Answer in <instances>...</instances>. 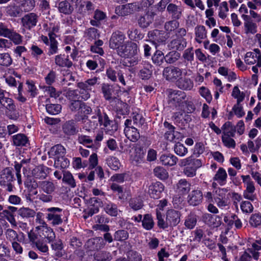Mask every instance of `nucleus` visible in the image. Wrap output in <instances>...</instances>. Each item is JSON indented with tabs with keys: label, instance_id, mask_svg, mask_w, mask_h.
I'll return each instance as SVG.
<instances>
[{
	"label": "nucleus",
	"instance_id": "774afa93",
	"mask_svg": "<svg viewBox=\"0 0 261 261\" xmlns=\"http://www.w3.org/2000/svg\"><path fill=\"white\" fill-rule=\"evenodd\" d=\"M240 207L242 212L245 213H250L253 210L252 204L248 201H242L241 203Z\"/></svg>",
	"mask_w": 261,
	"mask_h": 261
},
{
	"label": "nucleus",
	"instance_id": "4468645a",
	"mask_svg": "<svg viewBox=\"0 0 261 261\" xmlns=\"http://www.w3.org/2000/svg\"><path fill=\"white\" fill-rule=\"evenodd\" d=\"M203 219L205 223L213 228L218 227L222 223V218L217 215L206 214L204 215Z\"/></svg>",
	"mask_w": 261,
	"mask_h": 261
},
{
	"label": "nucleus",
	"instance_id": "412c9836",
	"mask_svg": "<svg viewBox=\"0 0 261 261\" xmlns=\"http://www.w3.org/2000/svg\"><path fill=\"white\" fill-rule=\"evenodd\" d=\"M59 11L65 15L70 14L73 11V6L71 5L68 1H64L58 3L56 5Z\"/></svg>",
	"mask_w": 261,
	"mask_h": 261
},
{
	"label": "nucleus",
	"instance_id": "052dcab7",
	"mask_svg": "<svg viewBox=\"0 0 261 261\" xmlns=\"http://www.w3.org/2000/svg\"><path fill=\"white\" fill-rule=\"evenodd\" d=\"M152 21V16L148 14H146L144 16L140 18L139 19V23L141 27L146 28L148 27Z\"/></svg>",
	"mask_w": 261,
	"mask_h": 261
},
{
	"label": "nucleus",
	"instance_id": "1a4fd4ad",
	"mask_svg": "<svg viewBox=\"0 0 261 261\" xmlns=\"http://www.w3.org/2000/svg\"><path fill=\"white\" fill-rule=\"evenodd\" d=\"M245 62L248 65L257 63L258 66H261V54L258 49L253 52H247L244 57Z\"/></svg>",
	"mask_w": 261,
	"mask_h": 261
},
{
	"label": "nucleus",
	"instance_id": "4d7b16f0",
	"mask_svg": "<svg viewBox=\"0 0 261 261\" xmlns=\"http://www.w3.org/2000/svg\"><path fill=\"white\" fill-rule=\"evenodd\" d=\"M199 92L200 95L205 98L206 101L210 103L212 100V96L210 90L205 87H201L199 88Z\"/></svg>",
	"mask_w": 261,
	"mask_h": 261
},
{
	"label": "nucleus",
	"instance_id": "f8f14e48",
	"mask_svg": "<svg viewBox=\"0 0 261 261\" xmlns=\"http://www.w3.org/2000/svg\"><path fill=\"white\" fill-rule=\"evenodd\" d=\"M38 16L34 13L26 14L21 18L22 26L28 30H31L36 26Z\"/></svg>",
	"mask_w": 261,
	"mask_h": 261
},
{
	"label": "nucleus",
	"instance_id": "dca6fc26",
	"mask_svg": "<svg viewBox=\"0 0 261 261\" xmlns=\"http://www.w3.org/2000/svg\"><path fill=\"white\" fill-rule=\"evenodd\" d=\"M202 192L199 190L192 191L188 196V202L190 205L195 206L199 204L202 200Z\"/></svg>",
	"mask_w": 261,
	"mask_h": 261
},
{
	"label": "nucleus",
	"instance_id": "79ce46f5",
	"mask_svg": "<svg viewBox=\"0 0 261 261\" xmlns=\"http://www.w3.org/2000/svg\"><path fill=\"white\" fill-rule=\"evenodd\" d=\"M153 172L155 176L162 180L166 179L168 177V172L162 167H156L154 169Z\"/></svg>",
	"mask_w": 261,
	"mask_h": 261
},
{
	"label": "nucleus",
	"instance_id": "a18cd8bd",
	"mask_svg": "<svg viewBox=\"0 0 261 261\" xmlns=\"http://www.w3.org/2000/svg\"><path fill=\"white\" fill-rule=\"evenodd\" d=\"M93 117L94 118H98L100 125H103V126L107 127L108 124H109L110 121L108 116L106 114H102L99 109L97 110L96 116H94Z\"/></svg>",
	"mask_w": 261,
	"mask_h": 261
},
{
	"label": "nucleus",
	"instance_id": "3c124183",
	"mask_svg": "<svg viewBox=\"0 0 261 261\" xmlns=\"http://www.w3.org/2000/svg\"><path fill=\"white\" fill-rule=\"evenodd\" d=\"M180 57V54L175 51L169 52L165 56V60L167 63L172 64L176 62Z\"/></svg>",
	"mask_w": 261,
	"mask_h": 261
},
{
	"label": "nucleus",
	"instance_id": "f3484780",
	"mask_svg": "<svg viewBox=\"0 0 261 261\" xmlns=\"http://www.w3.org/2000/svg\"><path fill=\"white\" fill-rule=\"evenodd\" d=\"M71 110H78L81 113H83L84 115L89 114L91 112V109L90 107L87 106L84 103H81L79 100H74L70 106Z\"/></svg>",
	"mask_w": 261,
	"mask_h": 261
},
{
	"label": "nucleus",
	"instance_id": "09e8293b",
	"mask_svg": "<svg viewBox=\"0 0 261 261\" xmlns=\"http://www.w3.org/2000/svg\"><path fill=\"white\" fill-rule=\"evenodd\" d=\"M12 62V60L8 53H0V66L8 67Z\"/></svg>",
	"mask_w": 261,
	"mask_h": 261
},
{
	"label": "nucleus",
	"instance_id": "7c9ffc66",
	"mask_svg": "<svg viewBox=\"0 0 261 261\" xmlns=\"http://www.w3.org/2000/svg\"><path fill=\"white\" fill-rule=\"evenodd\" d=\"M48 36L49 37L50 42L49 44H48L49 47L48 55L49 56H51L58 53V43L57 41L55 39V37L53 36V34L48 33Z\"/></svg>",
	"mask_w": 261,
	"mask_h": 261
},
{
	"label": "nucleus",
	"instance_id": "aec40b11",
	"mask_svg": "<svg viewBox=\"0 0 261 261\" xmlns=\"http://www.w3.org/2000/svg\"><path fill=\"white\" fill-rule=\"evenodd\" d=\"M160 160L164 166H173L176 164L177 158L170 153L164 154L160 156Z\"/></svg>",
	"mask_w": 261,
	"mask_h": 261
},
{
	"label": "nucleus",
	"instance_id": "5fc2aeb1",
	"mask_svg": "<svg viewBox=\"0 0 261 261\" xmlns=\"http://www.w3.org/2000/svg\"><path fill=\"white\" fill-rule=\"evenodd\" d=\"M232 111L238 118L242 117L245 114L241 102H237L232 107Z\"/></svg>",
	"mask_w": 261,
	"mask_h": 261
},
{
	"label": "nucleus",
	"instance_id": "72a5a7b5",
	"mask_svg": "<svg viewBox=\"0 0 261 261\" xmlns=\"http://www.w3.org/2000/svg\"><path fill=\"white\" fill-rule=\"evenodd\" d=\"M64 132L68 135H73L76 133L75 123L73 121L66 122L63 126Z\"/></svg>",
	"mask_w": 261,
	"mask_h": 261
},
{
	"label": "nucleus",
	"instance_id": "6ab92c4d",
	"mask_svg": "<svg viewBox=\"0 0 261 261\" xmlns=\"http://www.w3.org/2000/svg\"><path fill=\"white\" fill-rule=\"evenodd\" d=\"M65 153V149L60 144H58L52 147L48 151L49 158H53L54 159L60 156H64Z\"/></svg>",
	"mask_w": 261,
	"mask_h": 261
},
{
	"label": "nucleus",
	"instance_id": "338daca9",
	"mask_svg": "<svg viewBox=\"0 0 261 261\" xmlns=\"http://www.w3.org/2000/svg\"><path fill=\"white\" fill-rule=\"evenodd\" d=\"M129 204L130 207L135 211L141 209L143 206L142 200L137 198L131 199Z\"/></svg>",
	"mask_w": 261,
	"mask_h": 261
},
{
	"label": "nucleus",
	"instance_id": "4be33fe9",
	"mask_svg": "<svg viewBox=\"0 0 261 261\" xmlns=\"http://www.w3.org/2000/svg\"><path fill=\"white\" fill-rule=\"evenodd\" d=\"M227 174L225 170L223 168H219L213 177V180L216 181L220 186L226 184Z\"/></svg>",
	"mask_w": 261,
	"mask_h": 261
},
{
	"label": "nucleus",
	"instance_id": "c85d7f7f",
	"mask_svg": "<svg viewBox=\"0 0 261 261\" xmlns=\"http://www.w3.org/2000/svg\"><path fill=\"white\" fill-rule=\"evenodd\" d=\"M187 45L186 40L183 38H178L171 41L169 46L172 49L182 50Z\"/></svg>",
	"mask_w": 261,
	"mask_h": 261
},
{
	"label": "nucleus",
	"instance_id": "2f4dec72",
	"mask_svg": "<svg viewBox=\"0 0 261 261\" xmlns=\"http://www.w3.org/2000/svg\"><path fill=\"white\" fill-rule=\"evenodd\" d=\"M133 6V4H128L117 7L115 9L116 13L120 15H126L132 12Z\"/></svg>",
	"mask_w": 261,
	"mask_h": 261
},
{
	"label": "nucleus",
	"instance_id": "603ef678",
	"mask_svg": "<svg viewBox=\"0 0 261 261\" xmlns=\"http://www.w3.org/2000/svg\"><path fill=\"white\" fill-rule=\"evenodd\" d=\"M174 148L175 153L180 156H185L188 151V149L180 143H176Z\"/></svg>",
	"mask_w": 261,
	"mask_h": 261
},
{
	"label": "nucleus",
	"instance_id": "680f3d73",
	"mask_svg": "<svg viewBox=\"0 0 261 261\" xmlns=\"http://www.w3.org/2000/svg\"><path fill=\"white\" fill-rule=\"evenodd\" d=\"M18 214L22 218L33 217L35 215V212L28 207H21L18 210Z\"/></svg>",
	"mask_w": 261,
	"mask_h": 261
},
{
	"label": "nucleus",
	"instance_id": "39448f33",
	"mask_svg": "<svg viewBox=\"0 0 261 261\" xmlns=\"http://www.w3.org/2000/svg\"><path fill=\"white\" fill-rule=\"evenodd\" d=\"M241 177L245 188L243 193L244 198L251 201L256 200L257 195L255 193V187L250 176L248 175H242Z\"/></svg>",
	"mask_w": 261,
	"mask_h": 261
},
{
	"label": "nucleus",
	"instance_id": "de8ad7c7",
	"mask_svg": "<svg viewBox=\"0 0 261 261\" xmlns=\"http://www.w3.org/2000/svg\"><path fill=\"white\" fill-rule=\"evenodd\" d=\"M13 143L16 146H23L27 143V137L22 134H17L13 137Z\"/></svg>",
	"mask_w": 261,
	"mask_h": 261
},
{
	"label": "nucleus",
	"instance_id": "a19ab883",
	"mask_svg": "<svg viewBox=\"0 0 261 261\" xmlns=\"http://www.w3.org/2000/svg\"><path fill=\"white\" fill-rule=\"evenodd\" d=\"M152 72V66L150 64H147L140 70L139 75L142 80H147L151 76Z\"/></svg>",
	"mask_w": 261,
	"mask_h": 261
},
{
	"label": "nucleus",
	"instance_id": "58836bf2",
	"mask_svg": "<svg viewBox=\"0 0 261 261\" xmlns=\"http://www.w3.org/2000/svg\"><path fill=\"white\" fill-rule=\"evenodd\" d=\"M108 166L112 170H117L120 166L119 160L116 157L110 156L106 160Z\"/></svg>",
	"mask_w": 261,
	"mask_h": 261
},
{
	"label": "nucleus",
	"instance_id": "f704fd0d",
	"mask_svg": "<svg viewBox=\"0 0 261 261\" xmlns=\"http://www.w3.org/2000/svg\"><path fill=\"white\" fill-rule=\"evenodd\" d=\"M231 96L237 100V102H242L245 99V94L241 91L238 86H234L232 90Z\"/></svg>",
	"mask_w": 261,
	"mask_h": 261
},
{
	"label": "nucleus",
	"instance_id": "f257e3e1",
	"mask_svg": "<svg viewBox=\"0 0 261 261\" xmlns=\"http://www.w3.org/2000/svg\"><path fill=\"white\" fill-rule=\"evenodd\" d=\"M138 52L139 48L137 44L127 40L118 54L127 59L130 66H134L140 60L141 58L138 55Z\"/></svg>",
	"mask_w": 261,
	"mask_h": 261
},
{
	"label": "nucleus",
	"instance_id": "2eb2a0df",
	"mask_svg": "<svg viewBox=\"0 0 261 261\" xmlns=\"http://www.w3.org/2000/svg\"><path fill=\"white\" fill-rule=\"evenodd\" d=\"M110 188L113 192L117 193L119 199L123 201L130 196V191H123L122 187L116 183H111Z\"/></svg>",
	"mask_w": 261,
	"mask_h": 261
},
{
	"label": "nucleus",
	"instance_id": "9b49d317",
	"mask_svg": "<svg viewBox=\"0 0 261 261\" xmlns=\"http://www.w3.org/2000/svg\"><path fill=\"white\" fill-rule=\"evenodd\" d=\"M182 73L181 70L178 67H166L164 69L163 75L167 80L175 81L179 77Z\"/></svg>",
	"mask_w": 261,
	"mask_h": 261
},
{
	"label": "nucleus",
	"instance_id": "cd10ccee",
	"mask_svg": "<svg viewBox=\"0 0 261 261\" xmlns=\"http://www.w3.org/2000/svg\"><path fill=\"white\" fill-rule=\"evenodd\" d=\"M55 63L60 67H70L72 66V62L64 55H59L55 58Z\"/></svg>",
	"mask_w": 261,
	"mask_h": 261
},
{
	"label": "nucleus",
	"instance_id": "e433bc0d",
	"mask_svg": "<svg viewBox=\"0 0 261 261\" xmlns=\"http://www.w3.org/2000/svg\"><path fill=\"white\" fill-rule=\"evenodd\" d=\"M55 160L54 166L56 168L64 169L67 167L70 164L69 161L64 156L57 158Z\"/></svg>",
	"mask_w": 261,
	"mask_h": 261
},
{
	"label": "nucleus",
	"instance_id": "13d9d810",
	"mask_svg": "<svg viewBox=\"0 0 261 261\" xmlns=\"http://www.w3.org/2000/svg\"><path fill=\"white\" fill-rule=\"evenodd\" d=\"M6 237L8 240L12 243L20 241L17 233L12 229H8L6 231Z\"/></svg>",
	"mask_w": 261,
	"mask_h": 261
},
{
	"label": "nucleus",
	"instance_id": "a211bd4d",
	"mask_svg": "<svg viewBox=\"0 0 261 261\" xmlns=\"http://www.w3.org/2000/svg\"><path fill=\"white\" fill-rule=\"evenodd\" d=\"M29 240L31 242L34 243L37 249L44 253L47 252L48 251V247L47 244L43 241V239H39L37 237L28 236Z\"/></svg>",
	"mask_w": 261,
	"mask_h": 261
},
{
	"label": "nucleus",
	"instance_id": "9d476101",
	"mask_svg": "<svg viewBox=\"0 0 261 261\" xmlns=\"http://www.w3.org/2000/svg\"><path fill=\"white\" fill-rule=\"evenodd\" d=\"M47 211L49 212L47 214V218L50 221L51 224L54 225H59L62 223L61 215L62 210L58 207H50L47 208Z\"/></svg>",
	"mask_w": 261,
	"mask_h": 261
},
{
	"label": "nucleus",
	"instance_id": "393cba45",
	"mask_svg": "<svg viewBox=\"0 0 261 261\" xmlns=\"http://www.w3.org/2000/svg\"><path fill=\"white\" fill-rule=\"evenodd\" d=\"M244 31L246 34H254L257 32V25L250 18L244 20Z\"/></svg>",
	"mask_w": 261,
	"mask_h": 261
},
{
	"label": "nucleus",
	"instance_id": "423d86ee",
	"mask_svg": "<svg viewBox=\"0 0 261 261\" xmlns=\"http://www.w3.org/2000/svg\"><path fill=\"white\" fill-rule=\"evenodd\" d=\"M127 41L125 35L120 32H116L112 35L109 42L111 48L116 49L117 54Z\"/></svg>",
	"mask_w": 261,
	"mask_h": 261
},
{
	"label": "nucleus",
	"instance_id": "0e129e2a",
	"mask_svg": "<svg viewBox=\"0 0 261 261\" xmlns=\"http://www.w3.org/2000/svg\"><path fill=\"white\" fill-rule=\"evenodd\" d=\"M110 258V254L106 252H97L94 254V258L97 261H108Z\"/></svg>",
	"mask_w": 261,
	"mask_h": 261
},
{
	"label": "nucleus",
	"instance_id": "20e7f679",
	"mask_svg": "<svg viewBox=\"0 0 261 261\" xmlns=\"http://www.w3.org/2000/svg\"><path fill=\"white\" fill-rule=\"evenodd\" d=\"M37 237L39 239H46L48 243H51L55 239L56 236L53 229L48 227L43 223L42 225L36 226L34 230H31L28 236Z\"/></svg>",
	"mask_w": 261,
	"mask_h": 261
},
{
	"label": "nucleus",
	"instance_id": "bb28decb",
	"mask_svg": "<svg viewBox=\"0 0 261 261\" xmlns=\"http://www.w3.org/2000/svg\"><path fill=\"white\" fill-rule=\"evenodd\" d=\"M191 184L185 179L179 180L176 186V191L181 194L188 193L190 190Z\"/></svg>",
	"mask_w": 261,
	"mask_h": 261
},
{
	"label": "nucleus",
	"instance_id": "c03bdc74",
	"mask_svg": "<svg viewBox=\"0 0 261 261\" xmlns=\"http://www.w3.org/2000/svg\"><path fill=\"white\" fill-rule=\"evenodd\" d=\"M63 181L68 185L71 188L76 187V183L72 175L68 171L63 173Z\"/></svg>",
	"mask_w": 261,
	"mask_h": 261
},
{
	"label": "nucleus",
	"instance_id": "37998d69",
	"mask_svg": "<svg viewBox=\"0 0 261 261\" xmlns=\"http://www.w3.org/2000/svg\"><path fill=\"white\" fill-rule=\"evenodd\" d=\"M143 228L146 230L151 229L154 226V222L151 215H145L142 221Z\"/></svg>",
	"mask_w": 261,
	"mask_h": 261
},
{
	"label": "nucleus",
	"instance_id": "ea45409f",
	"mask_svg": "<svg viewBox=\"0 0 261 261\" xmlns=\"http://www.w3.org/2000/svg\"><path fill=\"white\" fill-rule=\"evenodd\" d=\"M229 8L228 3L226 1L222 2L219 7L218 9V16L222 19H225L228 14Z\"/></svg>",
	"mask_w": 261,
	"mask_h": 261
},
{
	"label": "nucleus",
	"instance_id": "c756f323",
	"mask_svg": "<svg viewBox=\"0 0 261 261\" xmlns=\"http://www.w3.org/2000/svg\"><path fill=\"white\" fill-rule=\"evenodd\" d=\"M177 85L180 89L190 90L193 87V83L190 79L181 78L177 81Z\"/></svg>",
	"mask_w": 261,
	"mask_h": 261
},
{
	"label": "nucleus",
	"instance_id": "7ed1b4c3",
	"mask_svg": "<svg viewBox=\"0 0 261 261\" xmlns=\"http://www.w3.org/2000/svg\"><path fill=\"white\" fill-rule=\"evenodd\" d=\"M180 213L178 211L170 209L167 211L166 214V220L160 217L158 221V225L159 227L166 229L168 227H174L180 221Z\"/></svg>",
	"mask_w": 261,
	"mask_h": 261
},
{
	"label": "nucleus",
	"instance_id": "ddd939ff",
	"mask_svg": "<svg viewBox=\"0 0 261 261\" xmlns=\"http://www.w3.org/2000/svg\"><path fill=\"white\" fill-rule=\"evenodd\" d=\"M164 189V185L160 182H156L149 187L148 194L151 198L158 199Z\"/></svg>",
	"mask_w": 261,
	"mask_h": 261
},
{
	"label": "nucleus",
	"instance_id": "a878e982",
	"mask_svg": "<svg viewBox=\"0 0 261 261\" xmlns=\"http://www.w3.org/2000/svg\"><path fill=\"white\" fill-rule=\"evenodd\" d=\"M195 41L201 43L202 40L206 37V31L203 25H198L195 28Z\"/></svg>",
	"mask_w": 261,
	"mask_h": 261
},
{
	"label": "nucleus",
	"instance_id": "49530a36",
	"mask_svg": "<svg viewBox=\"0 0 261 261\" xmlns=\"http://www.w3.org/2000/svg\"><path fill=\"white\" fill-rule=\"evenodd\" d=\"M165 56L162 51L157 50L152 57V60L154 64L161 65L164 62Z\"/></svg>",
	"mask_w": 261,
	"mask_h": 261
},
{
	"label": "nucleus",
	"instance_id": "4c0bfd02",
	"mask_svg": "<svg viewBox=\"0 0 261 261\" xmlns=\"http://www.w3.org/2000/svg\"><path fill=\"white\" fill-rule=\"evenodd\" d=\"M169 14L175 18H178L180 17L181 9L173 4H170L167 8Z\"/></svg>",
	"mask_w": 261,
	"mask_h": 261
},
{
	"label": "nucleus",
	"instance_id": "e2e57ef3",
	"mask_svg": "<svg viewBox=\"0 0 261 261\" xmlns=\"http://www.w3.org/2000/svg\"><path fill=\"white\" fill-rule=\"evenodd\" d=\"M232 138L228 136H222V141L225 146L229 148H235L236 142Z\"/></svg>",
	"mask_w": 261,
	"mask_h": 261
},
{
	"label": "nucleus",
	"instance_id": "c9c22d12",
	"mask_svg": "<svg viewBox=\"0 0 261 261\" xmlns=\"http://www.w3.org/2000/svg\"><path fill=\"white\" fill-rule=\"evenodd\" d=\"M6 94L0 99V103L9 111H13L15 109V106L12 99L6 96Z\"/></svg>",
	"mask_w": 261,
	"mask_h": 261
},
{
	"label": "nucleus",
	"instance_id": "69168bd1",
	"mask_svg": "<svg viewBox=\"0 0 261 261\" xmlns=\"http://www.w3.org/2000/svg\"><path fill=\"white\" fill-rule=\"evenodd\" d=\"M78 141L80 144L85 145L88 148H94V145H90L91 143H92V140L88 136L81 135L79 137Z\"/></svg>",
	"mask_w": 261,
	"mask_h": 261
},
{
	"label": "nucleus",
	"instance_id": "f03ea898",
	"mask_svg": "<svg viewBox=\"0 0 261 261\" xmlns=\"http://www.w3.org/2000/svg\"><path fill=\"white\" fill-rule=\"evenodd\" d=\"M90 203L93 204V206L89 208V215L90 216L98 213L99 208L103 206L102 201L95 197L91 198ZM103 209L107 214L111 216L115 217L118 215L117 206L110 201L105 203Z\"/></svg>",
	"mask_w": 261,
	"mask_h": 261
},
{
	"label": "nucleus",
	"instance_id": "5701e85b",
	"mask_svg": "<svg viewBox=\"0 0 261 261\" xmlns=\"http://www.w3.org/2000/svg\"><path fill=\"white\" fill-rule=\"evenodd\" d=\"M49 169L44 166L40 165L36 167L33 171V174L36 178L44 179L49 173Z\"/></svg>",
	"mask_w": 261,
	"mask_h": 261
},
{
	"label": "nucleus",
	"instance_id": "473e14b6",
	"mask_svg": "<svg viewBox=\"0 0 261 261\" xmlns=\"http://www.w3.org/2000/svg\"><path fill=\"white\" fill-rule=\"evenodd\" d=\"M222 136L233 137L235 135V129L229 122L225 123L221 127Z\"/></svg>",
	"mask_w": 261,
	"mask_h": 261
},
{
	"label": "nucleus",
	"instance_id": "bf43d9fd",
	"mask_svg": "<svg viewBox=\"0 0 261 261\" xmlns=\"http://www.w3.org/2000/svg\"><path fill=\"white\" fill-rule=\"evenodd\" d=\"M197 223V219L195 215H189L186 219L185 225L188 229H193L196 225Z\"/></svg>",
	"mask_w": 261,
	"mask_h": 261
},
{
	"label": "nucleus",
	"instance_id": "0eeeda50",
	"mask_svg": "<svg viewBox=\"0 0 261 261\" xmlns=\"http://www.w3.org/2000/svg\"><path fill=\"white\" fill-rule=\"evenodd\" d=\"M98 83V78L94 77L87 80L85 82L78 84V87L80 89L81 97L84 100H87L90 97L89 91L92 90V87Z\"/></svg>",
	"mask_w": 261,
	"mask_h": 261
},
{
	"label": "nucleus",
	"instance_id": "8fccbe9b",
	"mask_svg": "<svg viewBox=\"0 0 261 261\" xmlns=\"http://www.w3.org/2000/svg\"><path fill=\"white\" fill-rule=\"evenodd\" d=\"M40 186L42 190L47 194L52 193L55 189L54 184L52 182L48 181H42L41 183Z\"/></svg>",
	"mask_w": 261,
	"mask_h": 261
},
{
	"label": "nucleus",
	"instance_id": "6e6552de",
	"mask_svg": "<svg viewBox=\"0 0 261 261\" xmlns=\"http://www.w3.org/2000/svg\"><path fill=\"white\" fill-rule=\"evenodd\" d=\"M186 94L181 91L173 90L170 92L169 95V103L175 106H184V102H186Z\"/></svg>",
	"mask_w": 261,
	"mask_h": 261
},
{
	"label": "nucleus",
	"instance_id": "864d4df0",
	"mask_svg": "<svg viewBox=\"0 0 261 261\" xmlns=\"http://www.w3.org/2000/svg\"><path fill=\"white\" fill-rule=\"evenodd\" d=\"M249 224L254 227L261 225V215L259 213L252 214L249 219Z\"/></svg>",
	"mask_w": 261,
	"mask_h": 261
},
{
	"label": "nucleus",
	"instance_id": "b1692460",
	"mask_svg": "<svg viewBox=\"0 0 261 261\" xmlns=\"http://www.w3.org/2000/svg\"><path fill=\"white\" fill-rule=\"evenodd\" d=\"M124 133L125 136L131 141L135 142L140 138V134L135 127L124 128Z\"/></svg>",
	"mask_w": 261,
	"mask_h": 261
},
{
	"label": "nucleus",
	"instance_id": "6e6d98bb",
	"mask_svg": "<svg viewBox=\"0 0 261 261\" xmlns=\"http://www.w3.org/2000/svg\"><path fill=\"white\" fill-rule=\"evenodd\" d=\"M47 112L51 115L59 114L61 111V106L58 104H48L46 106Z\"/></svg>",
	"mask_w": 261,
	"mask_h": 261
}]
</instances>
